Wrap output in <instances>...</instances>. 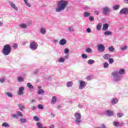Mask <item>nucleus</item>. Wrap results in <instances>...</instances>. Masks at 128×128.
<instances>
[{
  "label": "nucleus",
  "mask_w": 128,
  "mask_h": 128,
  "mask_svg": "<svg viewBox=\"0 0 128 128\" xmlns=\"http://www.w3.org/2000/svg\"><path fill=\"white\" fill-rule=\"evenodd\" d=\"M104 36H112V33L110 31H106L104 32Z\"/></svg>",
  "instance_id": "c756f323"
},
{
  "label": "nucleus",
  "mask_w": 128,
  "mask_h": 128,
  "mask_svg": "<svg viewBox=\"0 0 128 128\" xmlns=\"http://www.w3.org/2000/svg\"><path fill=\"white\" fill-rule=\"evenodd\" d=\"M120 8V5H115L112 6V9L114 10H118Z\"/></svg>",
  "instance_id": "473e14b6"
},
{
  "label": "nucleus",
  "mask_w": 128,
  "mask_h": 128,
  "mask_svg": "<svg viewBox=\"0 0 128 128\" xmlns=\"http://www.w3.org/2000/svg\"><path fill=\"white\" fill-rule=\"evenodd\" d=\"M102 28V24H98L96 26L97 30H100Z\"/></svg>",
  "instance_id": "58836bf2"
},
{
  "label": "nucleus",
  "mask_w": 128,
  "mask_h": 128,
  "mask_svg": "<svg viewBox=\"0 0 128 128\" xmlns=\"http://www.w3.org/2000/svg\"><path fill=\"white\" fill-rule=\"evenodd\" d=\"M74 116L75 118V124H80V122H82V114L80 112H76L74 114Z\"/></svg>",
  "instance_id": "20e7f679"
},
{
  "label": "nucleus",
  "mask_w": 128,
  "mask_h": 128,
  "mask_svg": "<svg viewBox=\"0 0 128 128\" xmlns=\"http://www.w3.org/2000/svg\"><path fill=\"white\" fill-rule=\"evenodd\" d=\"M78 106L80 108H82V104H78Z\"/></svg>",
  "instance_id": "680f3d73"
},
{
  "label": "nucleus",
  "mask_w": 128,
  "mask_h": 128,
  "mask_svg": "<svg viewBox=\"0 0 128 128\" xmlns=\"http://www.w3.org/2000/svg\"><path fill=\"white\" fill-rule=\"evenodd\" d=\"M56 102V96H54L51 100V104H54Z\"/></svg>",
  "instance_id": "412c9836"
},
{
  "label": "nucleus",
  "mask_w": 128,
  "mask_h": 128,
  "mask_svg": "<svg viewBox=\"0 0 128 128\" xmlns=\"http://www.w3.org/2000/svg\"><path fill=\"white\" fill-rule=\"evenodd\" d=\"M20 122L21 124H26L28 122V118H20Z\"/></svg>",
  "instance_id": "dca6fc26"
},
{
  "label": "nucleus",
  "mask_w": 128,
  "mask_h": 128,
  "mask_svg": "<svg viewBox=\"0 0 128 128\" xmlns=\"http://www.w3.org/2000/svg\"><path fill=\"white\" fill-rule=\"evenodd\" d=\"M124 126V122H121L119 124V126L120 128L122 126Z\"/></svg>",
  "instance_id": "6e6d98bb"
},
{
  "label": "nucleus",
  "mask_w": 128,
  "mask_h": 128,
  "mask_svg": "<svg viewBox=\"0 0 128 128\" xmlns=\"http://www.w3.org/2000/svg\"><path fill=\"white\" fill-rule=\"evenodd\" d=\"M38 94H44V91L42 89H40Z\"/></svg>",
  "instance_id": "c9c22d12"
},
{
  "label": "nucleus",
  "mask_w": 128,
  "mask_h": 128,
  "mask_svg": "<svg viewBox=\"0 0 128 128\" xmlns=\"http://www.w3.org/2000/svg\"><path fill=\"white\" fill-rule=\"evenodd\" d=\"M86 79L88 80H92V76H88L86 77Z\"/></svg>",
  "instance_id": "bf43d9fd"
},
{
  "label": "nucleus",
  "mask_w": 128,
  "mask_h": 128,
  "mask_svg": "<svg viewBox=\"0 0 128 128\" xmlns=\"http://www.w3.org/2000/svg\"><path fill=\"white\" fill-rule=\"evenodd\" d=\"M24 4H26V6H28V8H31L32 5H30V4L28 3V0H24Z\"/></svg>",
  "instance_id": "bb28decb"
},
{
  "label": "nucleus",
  "mask_w": 128,
  "mask_h": 128,
  "mask_svg": "<svg viewBox=\"0 0 128 128\" xmlns=\"http://www.w3.org/2000/svg\"><path fill=\"white\" fill-rule=\"evenodd\" d=\"M28 42L26 40V41L23 42L22 43V46H26V44H28Z\"/></svg>",
  "instance_id": "5fc2aeb1"
},
{
  "label": "nucleus",
  "mask_w": 128,
  "mask_h": 128,
  "mask_svg": "<svg viewBox=\"0 0 128 128\" xmlns=\"http://www.w3.org/2000/svg\"><path fill=\"white\" fill-rule=\"evenodd\" d=\"M90 16V12H86L84 13V18H88V16Z\"/></svg>",
  "instance_id": "7c9ffc66"
},
{
  "label": "nucleus",
  "mask_w": 128,
  "mask_h": 128,
  "mask_svg": "<svg viewBox=\"0 0 128 128\" xmlns=\"http://www.w3.org/2000/svg\"><path fill=\"white\" fill-rule=\"evenodd\" d=\"M58 62H66V59L64 58H60Z\"/></svg>",
  "instance_id": "2f4dec72"
},
{
  "label": "nucleus",
  "mask_w": 128,
  "mask_h": 128,
  "mask_svg": "<svg viewBox=\"0 0 128 128\" xmlns=\"http://www.w3.org/2000/svg\"><path fill=\"white\" fill-rule=\"evenodd\" d=\"M36 106H32V110H36Z\"/></svg>",
  "instance_id": "052dcab7"
},
{
  "label": "nucleus",
  "mask_w": 128,
  "mask_h": 128,
  "mask_svg": "<svg viewBox=\"0 0 128 128\" xmlns=\"http://www.w3.org/2000/svg\"><path fill=\"white\" fill-rule=\"evenodd\" d=\"M89 20H90V22H92L94 20V18L92 16H90L89 17Z\"/></svg>",
  "instance_id": "603ef678"
},
{
  "label": "nucleus",
  "mask_w": 128,
  "mask_h": 128,
  "mask_svg": "<svg viewBox=\"0 0 128 128\" xmlns=\"http://www.w3.org/2000/svg\"><path fill=\"white\" fill-rule=\"evenodd\" d=\"M112 12L110 8L108 7V6H106L102 8V12L105 16L108 12Z\"/></svg>",
  "instance_id": "0eeeda50"
},
{
  "label": "nucleus",
  "mask_w": 128,
  "mask_h": 128,
  "mask_svg": "<svg viewBox=\"0 0 128 128\" xmlns=\"http://www.w3.org/2000/svg\"><path fill=\"white\" fill-rule=\"evenodd\" d=\"M59 44L60 46H64L66 44V39L62 38L60 40Z\"/></svg>",
  "instance_id": "4468645a"
},
{
  "label": "nucleus",
  "mask_w": 128,
  "mask_h": 128,
  "mask_svg": "<svg viewBox=\"0 0 128 128\" xmlns=\"http://www.w3.org/2000/svg\"><path fill=\"white\" fill-rule=\"evenodd\" d=\"M106 114L108 116H114V111L112 110H107Z\"/></svg>",
  "instance_id": "2eb2a0df"
},
{
  "label": "nucleus",
  "mask_w": 128,
  "mask_h": 128,
  "mask_svg": "<svg viewBox=\"0 0 128 128\" xmlns=\"http://www.w3.org/2000/svg\"><path fill=\"white\" fill-rule=\"evenodd\" d=\"M112 80L115 82H118L122 80V77L118 74V72L115 71L112 74Z\"/></svg>",
  "instance_id": "7ed1b4c3"
},
{
  "label": "nucleus",
  "mask_w": 128,
  "mask_h": 128,
  "mask_svg": "<svg viewBox=\"0 0 128 128\" xmlns=\"http://www.w3.org/2000/svg\"><path fill=\"white\" fill-rule=\"evenodd\" d=\"M18 45L16 43L14 44L12 46L13 48H14V50H16V48H18Z\"/></svg>",
  "instance_id": "37998d69"
},
{
  "label": "nucleus",
  "mask_w": 128,
  "mask_h": 128,
  "mask_svg": "<svg viewBox=\"0 0 128 128\" xmlns=\"http://www.w3.org/2000/svg\"><path fill=\"white\" fill-rule=\"evenodd\" d=\"M126 72V70L124 69H120L118 72V74H124V72Z\"/></svg>",
  "instance_id": "393cba45"
},
{
  "label": "nucleus",
  "mask_w": 128,
  "mask_h": 128,
  "mask_svg": "<svg viewBox=\"0 0 128 128\" xmlns=\"http://www.w3.org/2000/svg\"><path fill=\"white\" fill-rule=\"evenodd\" d=\"M2 126H4V128H10V124L7 122H3L2 124Z\"/></svg>",
  "instance_id": "f704fd0d"
},
{
  "label": "nucleus",
  "mask_w": 128,
  "mask_h": 128,
  "mask_svg": "<svg viewBox=\"0 0 128 128\" xmlns=\"http://www.w3.org/2000/svg\"><path fill=\"white\" fill-rule=\"evenodd\" d=\"M120 14H128V8H122L120 12Z\"/></svg>",
  "instance_id": "9d476101"
},
{
  "label": "nucleus",
  "mask_w": 128,
  "mask_h": 128,
  "mask_svg": "<svg viewBox=\"0 0 128 128\" xmlns=\"http://www.w3.org/2000/svg\"><path fill=\"white\" fill-rule=\"evenodd\" d=\"M120 50H122V52H124V50H128V46H124L120 48Z\"/></svg>",
  "instance_id": "c85d7f7f"
},
{
  "label": "nucleus",
  "mask_w": 128,
  "mask_h": 128,
  "mask_svg": "<svg viewBox=\"0 0 128 128\" xmlns=\"http://www.w3.org/2000/svg\"><path fill=\"white\" fill-rule=\"evenodd\" d=\"M4 23H2V22L0 21V26H3Z\"/></svg>",
  "instance_id": "69168bd1"
},
{
  "label": "nucleus",
  "mask_w": 128,
  "mask_h": 128,
  "mask_svg": "<svg viewBox=\"0 0 128 128\" xmlns=\"http://www.w3.org/2000/svg\"><path fill=\"white\" fill-rule=\"evenodd\" d=\"M70 58L68 55L66 54V55L65 56V58Z\"/></svg>",
  "instance_id": "0e129e2a"
},
{
  "label": "nucleus",
  "mask_w": 128,
  "mask_h": 128,
  "mask_svg": "<svg viewBox=\"0 0 128 128\" xmlns=\"http://www.w3.org/2000/svg\"><path fill=\"white\" fill-rule=\"evenodd\" d=\"M100 128H106V126L104 124H102Z\"/></svg>",
  "instance_id": "13d9d810"
},
{
  "label": "nucleus",
  "mask_w": 128,
  "mask_h": 128,
  "mask_svg": "<svg viewBox=\"0 0 128 128\" xmlns=\"http://www.w3.org/2000/svg\"><path fill=\"white\" fill-rule=\"evenodd\" d=\"M72 86H74L73 82H72V81L68 82L66 84L67 88H72Z\"/></svg>",
  "instance_id": "4be33fe9"
},
{
  "label": "nucleus",
  "mask_w": 128,
  "mask_h": 128,
  "mask_svg": "<svg viewBox=\"0 0 128 128\" xmlns=\"http://www.w3.org/2000/svg\"><path fill=\"white\" fill-rule=\"evenodd\" d=\"M68 30L70 32H74V27L69 26L68 28Z\"/></svg>",
  "instance_id": "4c0bfd02"
},
{
  "label": "nucleus",
  "mask_w": 128,
  "mask_h": 128,
  "mask_svg": "<svg viewBox=\"0 0 128 128\" xmlns=\"http://www.w3.org/2000/svg\"><path fill=\"white\" fill-rule=\"evenodd\" d=\"M94 14H98V11H94Z\"/></svg>",
  "instance_id": "e2e57ef3"
},
{
  "label": "nucleus",
  "mask_w": 128,
  "mask_h": 128,
  "mask_svg": "<svg viewBox=\"0 0 128 128\" xmlns=\"http://www.w3.org/2000/svg\"><path fill=\"white\" fill-rule=\"evenodd\" d=\"M10 52H12V47L10 44L5 45L2 50V53L4 56H8L10 54Z\"/></svg>",
  "instance_id": "f03ea898"
},
{
  "label": "nucleus",
  "mask_w": 128,
  "mask_h": 128,
  "mask_svg": "<svg viewBox=\"0 0 128 128\" xmlns=\"http://www.w3.org/2000/svg\"><path fill=\"white\" fill-rule=\"evenodd\" d=\"M38 43L32 42L30 44V50H38Z\"/></svg>",
  "instance_id": "39448f33"
},
{
  "label": "nucleus",
  "mask_w": 128,
  "mask_h": 128,
  "mask_svg": "<svg viewBox=\"0 0 128 128\" xmlns=\"http://www.w3.org/2000/svg\"><path fill=\"white\" fill-rule=\"evenodd\" d=\"M17 80L18 82H22L24 80V78H22V76L18 77Z\"/></svg>",
  "instance_id": "a878e982"
},
{
  "label": "nucleus",
  "mask_w": 128,
  "mask_h": 128,
  "mask_svg": "<svg viewBox=\"0 0 128 128\" xmlns=\"http://www.w3.org/2000/svg\"><path fill=\"white\" fill-rule=\"evenodd\" d=\"M112 124L114 126H116V128L120 127V122L116 120L114 121Z\"/></svg>",
  "instance_id": "6ab92c4d"
},
{
  "label": "nucleus",
  "mask_w": 128,
  "mask_h": 128,
  "mask_svg": "<svg viewBox=\"0 0 128 128\" xmlns=\"http://www.w3.org/2000/svg\"><path fill=\"white\" fill-rule=\"evenodd\" d=\"M108 50L110 52H114V48L113 46H110L108 48Z\"/></svg>",
  "instance_id": "a18cd8bd"
},
{
  "label": "nucleus",
  "mask_w": 128,
  "mask_h": 128,
  "mask_svg": "<svg viewBox=\"0 0 128 128\" xmlns=\"http://www.w3.org/2000/svg\"><path fill=\"white\" fill-rule=\"evenodd\" d=\"M40 32L42 34L44 35L46 34V29L44 27H42L40 30Z\"/></svg>",
  "instance_id": "ddd939ff"
},
{
  "label": "nucleus",
  "mask_w": 128,
  "mask_h": 128,
  "mask_svg": "<svg viewBox=\"0 0 128 128\" xmlns=\"http://www.w3.org/2000/svg\"><path fill=\"white\" fill-rule=\"evenodd\" d=\"M6 96H8V98H14V95H12V94L10 92H7L5 94Z\"/></svg>",
  "instance_id": "cd10ccee"
},
{
  "label": "nucleus",
  "mask_w": 128,
  "mask_h": 128,
  "mask_svg": "<svg viewBox=\"0 0 128 128\" xmlns=\"http://www.w3.org/2000/svg\"><path fill=\"white\" fill-rule=\"evenodd\" d=\"M114 59L113 58H110L108 60V62H109V64H114Z\"/></svg>",
  "instance_id": "8fccbe9b"
},
{
  "label": "nucleus",
  "mask_w": 128,
  "mask_h": 128,
  "mask_svg": "<svg viewBox=\"0 0 128 128\" xmlns=\"http://www.w3.org/2000/svg\"><path fill=\"white\" fill-rule=\"evenodd\" d=\"M68 2L66 0H60L57 3V6L55 8L56 12H62V10H66Z\"/></svg>",
  "instance_id": "f257e3e1"
},
{
  "label": "nucleus",
  "mask_w": 128,
  "mask_h": 128,
  "mask_svg": "<svg viewBox=\"0 0 128 128\" xmlns=\"http://www.w3.org/2000/svg\"><path fill=\"white\" fill-rule=\"evenodd\" d=\"M125 4H128V0H124Z\"/></svg>",
  "instance_id": "774afa93"
},
{
  "label": "nucleus",
  "mask_w": 128,
  "mask_h": 128,
  "mask_svg": "<svg viewBox=\"0 0 128 128\" xmlns=\"http://www.w3.org/2000/svg\"><path fill=\"white\" fill-rule=\"evenodd\" d=\"M18 106L20 110H21V112H24V110L26 108V107H24V106L22 105V104H19L18 105Z\"/></svg>",
  "instance_id": "5701e85b"
},
{
  "label": "nucleus",
  "mask_w": 128,
  "mask_h": 128,
  "mask_svg": "<svg viewBox=\"0 0 128 128\" xmlns=\"http://www.w3.org/2000/svg\"><path fill=\"white\" fill-rule=\"evenodd\" d=\"M12 116L14 118H20V116H24V114L22 112L18 111L16 114H12Z\"/></svg>",
  "instance_id": "6e6552de"
},
{
  "label": "nucleus",
  "mask_w": 128,
  "mask_h": 128,
  "mask_svg": "<svg viewBox=\"0 0 128 128\" xmlns=\"http://www.w3.org/2000/svg\"><path fill=\"white\" fill-rule=\"evenodd\" d=\"M38 108H39V110H44V106H42V104H38Z\"/></svg>",
  "instance_id": "49530a36"
},
{
  "label": "nucleus",
  "mask_w": 128,
  "mask_h": 128,
  "mask_svg": "<svg viewBox=\"0 0 128 128\" xmlns=\"http://www.w3.org/2000/svg\"><path fill=\"white\" fill-rule=\"evenodd\" d=\"M49 128H54V125H52Z\"/></svg>",
  "instance_id": "338daca9"
},
{
  "label": "nucleus",
  "mask_w": 128,
  "mask_h": 128,
  "mask_svg": "<svg viewBox=\"0 0 128 128\" xmlns=\"http://www.w3.org/2000/svg\"><path fill=\"white\" fill-rule=\"evenodd\" d=\"M102 30L106 31L108 30V24H103Z\"/></svg>",
  "instance_id": "a211bd4d"
},
{
  "label": "nucleus",
  "mask_w": 128,
  "mask_h": 128,
  "mask_svg": "<svg viewBox=\"0 0 128 128\" xmlns=\"http://www.w3.org/2000/svg\"><path fill=\"white\" fill-rule=\"evenodd\" d=\"M97 48L98 52H104L106 50V47H104V46L102 44H98L97 46Z\"/></svg>",
  "instance_id": "1a4fd4ad"
},
{
  "label": "nucleus",
  "mask_w": 128,
  "mask_h": 128,
  "mask_svg": "<svg viewBox=\"0 0 128 128\" xmlns=\"http://www.w3.org/2000/svg\"><path fill=\"white\" fill-rule=\"evenodd\" d=\"M10 5V6L11 8H14L16 12H18V8L16 6V5L14 2H9Z\"/></svg>",
  "instance_id": "9b49d317"
},
{
  "label": "nucleus",
  "mask_w": 128,
  "mask_h": 128,
  "mask_svg": "<svg viewBox=\"0 0 128 128\" xmlns=\"http://www.w3.org/2000/svg\"><path fill=\"white\" fill-rule=\"evenodd\" d=\"M110 58V54H104V56H103V58H104V60H108V58Z\"/></svg>",
  "instance_id": "b1692460"
},
{
  "label": "nucleus",
  "mask_w": 128,
  "mask_h": 128,
  "mask_svg": "<svg viewBox=\"0 0 128 128\" xmlns=\"http://www.w3.org/2000/svg\"><path fill=\"white\" fill-rule=\"evenodd\" d=\"M79 82V90H84L86 86V82L80 80L78 82Z\"/></svg>",
  "instance_id": "423d86ee"
},
{
  "label": "nucleus",
  "mask_w": 128,
  "mask_h": 128,
  "mask_svg": "<svg viewBox=\"0 0 128 128\" xmlns=\"http://www.w3.org/2000/svg\"><path fill=\"white\" fill-rule=\"evenodd\" d=\"M118 102V100L116 98L112 99L111 100V104H116Z\"/></svg>",
  "instance_id": "f3484780"
},
{
  "label": "nucleus",
  "mask_w": 128,
  "mask_h": 128,
  "mask_svg": "<svg viewBox=\"0 0 128 128\" xmlns=\"http://www.w3.org/2000/svg\"><path fill=\"white\" fill-rule=\"evenodd\" d=\"M86 52H88V54H90V52H92V49L90 48H87L86 49Z\"/></svg>",
  "instance_id": "de8ad7c7"
},
{
  "label": "nucleus",
  "mask_w": 128,
  "mask_h": 128,
  "mask_svg": "<svg viewBox=\"0 0 128 128\" xmlns=\"http://www.w3.org/2000/svg\"><path fill=\"white\" fill-rule=\"evenodd\" d=\"M86 32L88 34H90V32H92V30H91L90 28H88L86 30Z\"/></svg>",
  "instance_id": "864d4df0"
},
{
  "label": "nucleus",
  "mask_w": 128,
  "mask_h": 128,
  "mask_svg": "<svg viewBox=\"0 0 128 128\" xmlns=\"http://www.w3.org/2000/svg\"><path fill=\"white\" fill-rule=\"evenodd\" d=\"M19 26L20 28H23V30H24L26 28V26H28V25H26V24L22 23L19 24Z\"/></svg>",
  "instance_id": "aec40b11"
},
{
  "label": "nucleus",
  "mask_w": 128,
  "mask_h": 128,
  "mask_svg": "<svg viewBox=\"0 0 128 128\" xmlns=\"http://www.w3.org/2000/svg\"><path fill=\"white\" fill-rule=\"evenodd\" d=\"M82 58L84 59L88 58V55L86 54H82Z\"/></svg>",
  "instance_id": "3c124183"
},
{
  "label": "nucleus",
  "mask_w": 128,
  "mask_h": 128,
  "mask_svg": "<svg viewBox=\"0 0 128 128\" xmlns=\"http://www.w3.org/2000/svg\"><path fill=\"white\" fill-rule=\"evenodd\" d=\"M53 42H54V44H58V40H53Z\"/></svg>",
  "instance_id": "4d7b16f0"
},
{
  "label": "nucleus",
  "mask_w": 128,
  "mask_h": 128,
  "mask_svg": "<svg viewBox=\"0 0 128 128\" xmlns=\"http://www.w3.org/2000/svg\"><path fill=\"white\" fill-rule=\"evenodd\" d=\"M118 118H122V116H124V114L122 112L118 113L117 114Z\"/></svg>",
  "instance_id": "c03bdc74"
},
{
  "label": "nucleus",
  "mask_w": 128,
  "mask_h": 128,
  "mask_svg": "<svg viewBox=\"0 0 128 128\" xmlns=\"http://www.w3.org/2000/svg\"><path fill=\"white\" fill-rule=\"evenodd\" d=\"M5 81H6V78H0V82H1L2 84V82H4Z\"/></svg>",
  "instance_id": "09e8293b"
},
{
  "label": "nucleus",
  "mask_w": 128,
  "mask_h": 128,
  "mask_svg": "<svg viewBox=\"0 0 128 128\" xmlns=\"http://www.w3.org/2000/svg\"><path fill=\"white\" fill-rule=\"evenodd\" d=\"M88 64H94V60H89L88 61Z\"/></svg>",
  "instance_id": "72a5a7b5"
},
{
  "label": "nucleus",
  "mask_w": 128,
  "mask_h": 128,
  "mask_svg": "<svg viewBox=\"0 0 128 128\" xmlns=\"http://www.w3.org/2000/svg\"><path fill=\"white\" fill-rule=\"evenodd\" d=\"M70 52V50L68 48H66L64 50V54H68Z\"/></svg>",
  "instance_id": "79ce46f5"
},
{
  "label": "nucleus",
  "mask_w": 128,
  "mask_h": 128,
  "mask_svg": "<svg viewBox=\"0 0 128 128\" xmlns=\"http://www.w3.org/2000/svg\"><path fill=\"white\" fill-rule=\"evenodd\" d=\"M24 87L21 86L19 88L18 94V96H22L24 94Z\"/></svg>",
  "instance_id": "f8f14e48"
},
{
  "label": "nucleus",
  "mask_w": 128,
  "mask_h": 128,
  "mask_svg": "<svg viewBox=\"0 0 128 128\" xmlns=\"http://www.w3.org/2000/svg\"><path fill=\"white\" fill-rule=\"evenodd\" d=\"M27 86H28V88H30V90L34 89V86H32V84H30V83H28L27 84Z\"/></svg>",
  "instance_id": "e433bc0d"
},
{
  "label": "nucleus",
  "mask_w": 128,
  "mask_h": 128,
  "mask_svg": "<svg viewBox=\"0 0 128 128\" xmlns=\"http://www.w3.org/2000/svg\"><path fill=\"white\" fill-rule=\"evenodd\" d=\"M104 68H108V62H106L104 64Z\"/></svg>",
  "instance_id": "a19ab883"
},
{
  "label": "nucleus",
  "mask_w": 128,
  "mask_h": 128,
  "mask_svg": "<svg viewBox=\"0 0 128 128\" xmlns=\"http://www.w3.org/2000/svg\"><path fill=\"white\" fill-rule=\"evenodd\" d=\"M33 118L35 122H40V118L38 117L37 116H34Z\"/></svg>",
  "instance_id": "ea45409f"
}]
</instances>
